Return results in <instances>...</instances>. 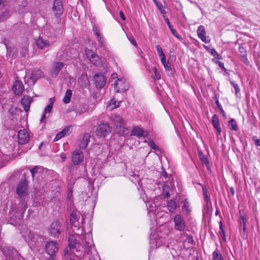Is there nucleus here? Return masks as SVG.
<instances>
[{
	"label": "nucleus",
	"instance_id": "f03ea898",
	"mask_svg": "<svg viewBox=\"0 0 260 260\" xmlns=\"http://www.w3.org/2000/svg\"><path fill=\"white\" fill-rule=\"evenodd\" d=\"M44 75L43 73L40 70H34L31 74L26 73L25 77V83L26 84L33 85L35 84L37 80L43 77Z\"/></svg>",
	"mask_w": 260,
	"mask_h": 260
},
{
	"label": "nucleus",
	"instance_id": "cd10ccee",
	"mask_svg": "<svg viewBox=\"0 0 260 260\" xmlns=\"http://www.w3.org/2000/svg\"><path fill=\"white\" fill-rule=\"evenodd\" d=\"M72 95V91L71 89H68L66 91L65 95L63 98V101L65 104H68L70 103L71 97Z\"/></svg>",
	"mask_w": 260,
	"mask_h": 260
},
{
	"label": "nucleus",
	"instance_id": "aec40b11",
	"mask_svg": "<svg viewBox=\"0 0 260 260\" xmlns=\"http://www.w3.org/2000/svg\"><path fill=\"white\" fill-rule=\"evenodd\" d=\"M36 44L37 47L41 49L48 48L50 45V43L49 41L43 39L42 38H39L37 39L36 41Z\"/></svg>",
	"mask_w": 260,
	"mask_h": 260
},
{
	"label": "nucleus",
	"instance_id": "a19ab883",
	"mask_svg": "<svg viewBox=\"0 0 260 260\" xmlns=\"http://www.w3.org/2000/svg\"><path fill=\"white\" fill-rule=\"evenodd\" d=\"M220 231L219 232V236L221 238L223 239V240L225 241H226V238L225 235L224 234V232L223 231V228H222V225L221 221L220 222V226H219Z\"/></svg>",
	"mask_w": 260,
	"mask_h": 260
},
{
	"label": "nucleus",
	"instance_id": "412c9836",
	"mask_svg": "<svg viewBox=\"0 0 260 260\" xmlns=\"http://www.w3.org/2000/svg\"><path fill=\"white\" fill-rule=\"evenodd\" d=\"M21 103L23 106L24 110L27 112L29 109L31 103V98L29 96H24L21 100Z\"/></svg>",
	"mask_w": 260,
	"mask_h": 260
},
{
	"label": "nucleus",
	"instance_id": "5701e85b",
	"mask_svg": "<svg viewBox=\"0 0 260 260\" xmlns=\"http://www.w3.org/2000/svg\"><path fill=\"white\" fill-rule=\"evenodd\" d=\"M89 138L90 136L89 134H87L84 135L83 139L80 143V147L81 148L84 149L86 148L89 141Z\"/></svg>",
	"mask_w": 260,
	"mask_h": 260
},
{
	"label": "nucleus",
	"instance_id": "f704fd0d",
	"mask_svg": "<svg viewBox=\"0 0 260 260\" xmlns=\"http://www.w3.org/2000/svg\"><path fill=\"white\" fill-rule=\"evenodd\" d=\"M85 54L87 56V57L90 60L91 58L95 56L97 54L95 53L94 51L90 49H85Z\"/></svg>",
	"mask_w": 260,
	"mask_h": 260
},
{
	"label": "nucleus",
	"instance_id": "bf43d9fd",
	"mask_svg": "<svg viewBox=\"0 0 260 260\" xmlns=\"http://www.w3.org/2000/svg\"><path fill=\"white\" fill-rule=\"evenodd\" d=\"M160 58V61L162 64L166 63L167 61L166 56L165 54L162 55V56H159Z\"/></svg>",
	"mask_w": 260,
	"mask_h": 260
},
{
	"label": "nucleus",
	"instance_id": "680f3d73",
	"mask_svg": "<svg viewBox=\"0 0 260 260\" xmlns=\"http://www.w3.org/2000/svg\"><path fill=\"white\" fill-rule=\"evenodd\" d=\"M6 4L7 0H0V8L5 6Z\"/></svg>",
	"mask_w": 260,
	"mask_h": 260
},
{
	"label": "nucleus",
	"instance_id": "f8f14e48",
	"mask_svg": "<svg viewBox=\"0 0 260 260\" xmlns=\"http://www.w3.org/2000/svg\"><path fill=\"white\" fill-rule=\"evenodd\" d=\"M83 153L80 150H76L73 152L72 161L74 165L80 164L83 160Z\"/></svg>",
	"mask_w": 260,
	"mask_h": 260
},
{
	"label": "nucleus",
	"instance_id": "6e6d98bb",
	"mask_svg": "<svg viewBox=\"0 0 260 260\" xmlns=\"http://www.w3.org/2000/svg\"><path fill=\"white\" fill-rule=\"evenodd\" d=\"M127 38L128 40L131 42V43L135 46H137V42L134 39L132 36H127Z\"/></svg>",
	"mask_w": 260,
	"mask_h": 260
},
{
	"label": "nucleus",
	"instance_id": "5fc2aeb1",
	"mask_svg": "<svg viewBox=\"0 0 260 260\" xmlns=\"http://www.w3.org/2000/svg\"><path fill=\"white\" fill-rule=\"evenodd\" d=\"M121 103V102H117L115 100L113 99L110 102V104H112L114 105V108H117L119 107L120 104Z\"/></svg>",
	"mask_w": 260,
	"mask_h": 260
},
{
	"label": "nucleus",
	"instance_id": "c9c22d12",
	"mask_svg": "<svg viewBox=\"0 0 260 260\" xmlns=\"http://www.w3.org/2000/svg\"><path fill=\"white\" fill-rule=\"evenodd\" d=\"M199 156L202 163L208 167L209 165V161L208 160L207 158L204 156L202 153H199Z\"/></svg>",
	"mask_w": 260,
	"mask_h": 260
},
{
	"label": "nucleus",
	"instance_id": "6e6552de",
	"mask_svg": "<svg viewBox=\"0 0 260 260\" xmlns=\"http://www.w3.org/2000/svg\"><path fill=\"white\" fill-rule=\"evenodd\" d=\"M52 11L56 17H60L63 14L64 9L61 0H55L53 4Z\"/></svg>",
	"mask_w": 260,
	"mask_h": 260
},
{
	"label": "nucleus",
	"instance_id": "37998d69",
	"mask_svg": "<svg viewBox=\"0 0 260 260\" xmlns=\"http://www.w3.org/2000/svg\"><path fill=\"white\" fill-rule=\"evenodd\" d=\"M221 260V255L219 253L218 251H215L213 253V260Z\"/></svg>",
	"mask_w": 260,
	"mask_h": 260
},
{
	"label": "nucleus",
	"instance_id": "49530a36",
	"mask_svg": "<svg viewBox=\"0 0 260 260\" xmlns=\"http://www.w3.org/2000/svg\"><path fill=\"white\" fill-rule=\"evenodd\" d=\"M172 34L176 37L177 38V39H178L179 40L181 41L183 40L182 38L179 35V34H178L177 31L175 29H174L173 28L172 29H170Z\"/></svg>",
	"mask_w": 260,
	"mask_h": 260
},
{
	"label": "nucleus",
	"instance_id": "2f4dec72",
	"mask_svg": "<svg viewBox=\"0 0 260 260\" xmlns=\"http://www.w3.org/2000/svg\"><path fill=\"white\" fill-rule=\"evenodd\" d=\"M89 60L93 64L96 66H100L101 65V61L98 55L93 56Z\"/></svg>",
	"mask_w": 260,
	"mask_h": 260
},
{
	"label": "nucleus",
	"instance_id": "6ab92c4d",
	"mask_svg": "<svg viewBox=\"0 0 260 260\" xmlns=\"http://www.w3.org/2000/svg\"><path fill=\"white\" fill-rule=\"evenodd\" d=\"M239 221L241 226H242V232L241 234L244 239H247V235L246 234L247 219L244 216L240 215Z\"/></svg>",
	"mask_w": 260,
	"mask_h": 260
},
{
	"label": "nucleus",
	"instance_id": "e2e57ef3",
	"mask_svg": "<svg viewBox=\"0 0 260 260\" xmlns=\"http://www.w3.org/2000/svg\"><path fill=\"white\" fill-rule=\"evenodd\" d=\"M165 21L166 22L169 28L170 29H172L173 28L172 25H171V23L169 21V20L168 18L165 19Z\"/></svg>",
	"mask_w": 260,
	"mask_h": 260
},
{
	"label": "nucleus",
	"instance_id": "4d7b16f0",
	"mask_svg": "<svg viewBox=\"0 0 260 260\" xmlns=\"http://www.w3.org/2000/svg\"><path fill=\"white\" fill-rule=\"evenodd\" d=\"M63 137H64V136L62 133V132H60V133H58L56 135L55 138H54V141H58V140H59L60 139L62 138Z\"/></svg>",
	"mask_w": 260,
	"mask_h": 260
},
{
	"label": "nucleus",
	"instance_id": "09e8293b",
	"mask_svg": "<svg viewBox=\"0 0 260 260\" xmlns=\"http://www.w3.org/2000/svg\"><path fill=\"white\" fill-rule=\"evenodd\" d=\"M229 13H230V15H231V16H230L229 15V17H231V16H232L233 17H238L240 16V14L239 12H236L235 11H232V10L229 11Z\"/></svg>",
	"mask_w": 260,
	"mask_h": 260
},
{
	"label": "nucleus",
	"instance_id": "79ce46f5",
	"mask_svg": "<svg viewBox=\"0 0 260 260\" xmlns=\"http://www.w3.org/2000/svg\"><path fill=\"white\" fill-rule=\"evenodd\" d=\"M71 126H67L64 128V129L61 131V132L65 136L66 135H69L71 133Z\"/></svg>",
	"mask_w": 260,
	"mask_h": 260
},
{
	"label": "nucleus",
	"instance_id": "1a4fd4ad",
	"mask_svg": "<svg viewBox=\"0 0 260 260\" xmlns=\"http://www.w3.org/2000/svg\"><path fill=\"white\" fill-rule=\"evenodd\" d=\"M47 253L50 256L55 254L58 250V244L55 241H48L45 245Z\"/></svg>",
	"mask_w": 260,
	"mask_h": 260
},
{
	"label": "nucleus",
	"instance_id": "4be33fe9",
	"mask_svg": "<svg viewBox=\"0 0 260 260\" xmlns=\"http://www.w3.org/2000/svg\"><path fill=\"white\" fill-rule=\"evenodd\" d=\"M64 64L61 62H54L52 67V72L56 75H57L59 72L62 69Z\"/></svg>",
	"mask_w": 260,
	"mask_h": 260
},
{
	"label": "nucleus",
	"instance_id": "4468645a",
	"mask_svg": "<svg viewBox=\"0 0 260 260\" xmlns=\"http://www.w3.org/2000/svg\"><path fill=\"white\" fill-rule=\"evenodd\" d=\"M17 193L20 197H25L27 194V186L26 181L21 182L16 188Z\"/></svg>",
	"mask_w": 260,
	"mask_h": 260
},
{
	"label": "nucleus",
	"instance_id": "72a5a7b5",
	"mask_svg": "<svg viewBox=\"0 0 260 260\" xmlns=\"http://www.w3.org/2000/svg\"><path fill=\"white\" fill-rule=\"evenodd\" d=\"M10 16V12L8 11H5L0 14V21H4L7 19Z\"/></svg>",
	"mask_w": 260,
	"mask_h": 260
},
{
	"label": "nucleus",
	"instance_id": "338daca9",
	"mask_svg": "<svg viewBox=\"0 0 260 260\" xmlns=\"http://www.w3.org/2000/svg\"><path fill=\"white\" fill-rule=\"evenodd\" d=\"M93 31L96 36H98V34H100V33L98 30V28L95 27H94L93 28Z\"/></svg>",
	"mask_w": 260,
	"mask_h": 260
},
{
	"label": "nucleus",
	"instance_id": "a878e982",
	"mask_svg": "<svg viewBox=\"0 0 260 260\" xmlns=\"http://www.w3.org/2000/svg\"><path fill=\"white\" fill-rule=\"evenodd\" d=\"M211 121L214 127L217 129V131L219 133H220L221 132V129L219 123L218 117L216 114L213 116V117H212Z\"/></svg>",
	"mask_w": 260,
	"mask_h": 260
},
{
	"label": "nucleus",
	"instance_id": "7ed1b4c3",
	"mask_svg": "<svg viewBox=\"0 0 260 260\" xmlns=\"http://www.w3.org/2000/svg\"><path fill=\"white\" fill-rule=\"evenodd\" d=\"M111 120L112 123L116 126V131L119 127L120 129L122 128V131H119L120 135L126 134L128 133V129L124 126V121L123 119L119 115H113L111 116Z\"/></svg>",
	"mask_w": 260,
	"mask_h": 260
},
{
	"label": "nucleus",
	"instance_id": "e433bc0d",
	"mask_svg": "<svg viewBox=\"0 0 260 260\" xmlns=\"http://www.w3.org/2000/svg\"><path fill=\"white\" fill-rule=\"evenodd\" d=\"M41 170V168L39 167L38 166H36L33 169H30V172L31 174L32 177L34 178L36 174H37L38 173L40 172Z\"/></svg>",
	"mask_w": 260,
	"mask_h": 260
},
{
	"label": "nucleus",
	"instance_id": "3c124183",
	"mask_svg": "<svg viewBox=\"0 0 260 260\" xmlns=\"http://www.w3.org/2000/svg\"><path fill=\"white\" fill-rule=\"evenodd\" d=\"M156 5L157 8L160 10L161 13H162V14L166 13V11L163 8L160 2H158V3H156Z\"/></svg>",
	"mask_w": 260,
	"mask_h": 260
},
{
	"label": "nucleus",
	"instance_id": "2eb2a0df",
	"mask_svg": "<svg viewBox=\"0 0 260 260\" xmlns=\"http://www.w3.org/2000/svg\"><path fill=\"white\" fill-rule=\"evenodd\" d=\"M18 143L20 144L27 143L29 140V135L24 129L20 130L18 133Z\"/></svg>",
	"mask_w": 260,
	"mask_h": 260
},
{
	"label": "nucleus",
	"instance_id": "c756f323",
	"mask_svg": "<svg viewBox=\"0 0 260 260\" xmlns=\"http://www.w3.org/2000/svg\"><path fill=\"white\" fill-rule=\"evenodd\" d=\"M235 46L237 47L240 53L241 57L247 56V52L246 49L243 47V44H235Z\"/></svg>",
	"mask_w": 260,
	"mask_h": 260
},
{
	"label": "nucleus",
	"instance_id": "c03bdc74",
	"mask_svg": "<svg viewBox=\"0 0 260 260\" xmlns=\"http://www.w3.org/2000/svg\"><path fill=\"white\" fill-rule=\"evenodd\" d=\"M152 70L155 74V78L157 80H159L161 78V76L159 72L157 71L156 67H154Z\"/></svg>",
	"mask_w": 260,
	"mask_h": 260
},
{
	"label": "nucleus",
	"instance_id": "864d4df0",
	"mask_svg": "<svg viewBox=\"0 0 260 260\" xmlns=\"http://www.w3.org/2000/svg\"><path fill=\"white\" fill-rule=\"evenodd\" d=\"M242 61L247 66L249 65V61H248L247 56H243L241 57Z\"/></svg>",
	"mask_w": 260,
	"mask_h": 260
},
{
	"label": "nucleus",
	"instance_id": "bb28decb",
	"mask_svg": "<svg viewBox=\"0 0 260 260\" xmlns=\"http://www.w3.org/2000/svg\"><path fill=\"white\" fill-rule=\"evenodd\" d=\"M203 47L206 49V51L209 52L211 54H212L213 56H214L216 58H219V54L216 52L215 49L211 48L210 47L207 46L206 45H204Z\"/></svg>",
	"mask_w": 260,
	"mask_h": 260
},
{
	"label": "nucleus",
	"instance_id": "69168bd1",
	"mask_svg": "<svg viewBox=\"0 0 260 260\" xmlns=\"http://www.w3.org/2000/svg\"><path fill=\"white\" fill-rule=\"evenodd\" d=\"M218 108L220 111V112L222 113L223 117L225 118V113L224 111H223V109L222 108V107L221 106H218Z\"/></svg>",
	"mask_w": 260,
	"mask_h": 260
},
{
	"label": "nucleus",
	"instance_id": "20e7f679",
	"mask_svg": "<svg viewBox=\"0 0 260 260\" xmlns=\"http://www.w3.org/2000/svg\"><path fill=\"white\" fill-rule=\"evenodd\" d=\"M129 88V83L125 78H118L114 83V90L116 92L125 91Z\"/></svg>",
	"mask_w": 260,
	"mask_h": 260
},
{
	"label": "nucleus",
	"instance_id": "c85d7f7f",
	"mask_svg": "<svg viewBox=\"0 0 260 260\" xmlns=\"http://www.w3.org/2000/svg\"><path fill=\"white\" fill-rule=\"evenodd\" d=\"M49 104L46 107V108L44 110V113L46 114L49 113L51 112L53 108V103L54 102V98H50L49 100Z\"/></svg>",
	"mask_w": 260,
	"mask_h": 260
},
{
	"label": "nucleus",
	"instance_id": "58836bf2",
	"mask_svg": "<svg viewBox=\"0 0 260 260\" xmlns=\"http://www.w3.org/2000/svg\"><path fill=\"white\" fill-rule=\"evenodd\" d=\"M17 254L15 251L14 252H12L11 255H9L7 256L6 260H19L17 257Z\"/></svg>",
	"mask_w": 260,
	"mask_h": 260
},
{
	"label": "nucleus",
	"instance_id": "393cba45",
	"mask_svg": "<svg viewBox=\"0 0 260 260\" xmlns=\"http://www.w3.org/2000/svg\"><path fill=\"white\" fill-rule=\"evenodd\" d=\"M229 128L233 131H237L239 129L238 124L235 119L230 118L229 120Z\"/></svg>",
	"mask_w": 260,
	"mask_h": 260
},
{
	"label": "nucleus",
	"instance_id": "0eeeda50",
	"mask_svg": "<svg viewBox=\"0 0 260 260\" xmlns=\"http://www.w3.org/2000/svg\"><path fill=\"white\" fill-rule=\"evenodd\" d=\"M61 223L59 221H54L51 224L49 229V234L54 237H58L60 234Z\"/></svg>",
	"mask_w": 260,
	"mask_h": 260
},
{
	"label": "nucleus",
	"instance_id": "ddd939ff",
	"mask_svg": "<svg viewBox=\"0 0 260 260\" xmlns=\"http://www.w3.org/2000/svg\"><path fill=\"white\" fill-rule=\"evenodd\" d=\"M80 219L79 214L77 212H72L70 215L69 220H70V224L71 226V228L74 226L77 229H79V220Z\"/></svg>",
	"mask_w": 260,
	"mask_h": 260
},
{
	"label": "nucleus",
	"instance_id": "39448f33",
	"mask_svg": "<svg viewBox=\"0 0 260 260\" xmlns=\"http://www.w3.org/2000/svg\"><path fill=\"white\" fill-rule=\"evenodd\" d=\"M22 236L25 241L27 242L30 245H35L36 243L41 238L36 234L29 230H27L25 232H22Z\"/></svg>",
	"mask_w": 260,
	"mask_h": 260
},
{
	"label": "nucleus",
	"instance_id": "de8ad7c7",
	"mask_svg": "<svg viewBox=\"0 0 260 260\" xmlns=\"http://www.w3.org/2000/svg\"><path fill=\"white\" fill-rule=\"evenodd\" d=\"M166 71L167 72H171L172 71V68L170 66V63L169 61L166 62V63H164L162 64Z\"/></svg>",
	"mask_w": 260,
	"mask_h": 260
},
{
	"label": "nucleus",
	"instance_id": "8fccbe9b",
	"mask_svg": "<svg viewBox=\"0 0 260 260\" xmlns=\"http://www.w3.org/2000/svg\"><path fill=\"white\" fill-rule=\"evenodd\" d=\"M149 146L153 150H156L158 149L157 146L153 141H150L149 142Z\"/></svg>",
	"mask_w": 260,
	"mask_h": 260
},
{
	"label": "nucleus",
	"instance_id": "13d9d810",
	"mask_svg": "<svg viewBox=\"0 0 260 260\" xmlns=\"http://www.w3.org/2000/svg\"><path fill=\"white\" fill-rule=\"evenodd\" d=\"M240 142L242 144V150L243 151H245V148L247 145L246 141H243V140H242L241 138H240Z\"/></svg>",
	"mask_w": 260,
	"mask_h": 260
},
{
	"label": "nucleus",
	"instance_id": "423d86ee",
	"mask_svg": "<svg viewBox=\"0 0 260 260\" xmlns=\"http://www.w3.org/2000/svg\"><path fill=\"white\" fill-rule=\"evenodd\" d=\"M174 228L179 231H184L186 227L183 217L179 214H176L174 218Z\"/></svg>",
	"mask_w": 260,
	"mask_h": 260
},
{
	"label": "nucleus",
	"instance_id": "7c9ffc66",
	"mask_svg": "<svg viewBox=\"0 0 260 260\" xmlns=\"http://www.w3.org/2000/svg\"><path fill=\"white\" fill-rule=\"evenodd\" d=\"M229 80L230 82V84L232 85V86L234 88L235 93L236 97H238V94L240 92V88H239L238 84L233 81H231L230 79H229Z\"/></svg>",
	"mask_w": 260,
	"mask_h": 260
},
{
	"label": "nucleus",
	"instance_id": "f257e3e1",
	"mask_svg": "<svg viewBox=\"0 0 260 260\" xmlns=\"http://www.w3.org/2000/svg\"><path fill=\"white\" fill-rule=\"evenodd\" d=\"M90 237L89 233L85 235V238H88V241H85L82 244H80L77 242L76 237L75 235H70L68 240L69 247L71 249H76L77 252H84L87 255L89 249L93 245L92 240L90 239Z\"/></svg>",
	"mask_w": 260,
	"mask_h": 260
},
{
	"label": "nucleus",
	"instance_id": "ea45409f",
	"mask_svg": "<svg viewBox=\"0 0 260 260\" xmlns=\"http://www.w3.org/2000/svg\"><path fill=\"white\" fill-rule=\"evenodd\" d=\"M98 41L101 47L105 46V40L103 36L101 34H98L96 36Z\"/></svg>",
	"mask_w": 260,
	"mask_h": 260
},
{
	"label": "nucleus",
	"instance_id": "0e129e2a",
	"mask_svg": "<svg viewBox=\"0 0 260 260\" xmlns=\"http://www.w3.org/2000/svg\"><path fill=\"white\" fill-rule=\"evenodd\" d=\"M201 40L204 43H208L210 42L209 40H207V38H206V36H204V37H203L202 38H201Z\"/></svg>",
	"mask_w": 260,
	"mask_h": 260
},
{
	"label": "nucleus",
	"instance_id": "a211bd4d",
	"mask_svg": "<svg viewBox=\"0 0 260 260\" xmlns=\"http://www.w3.org/2000/svg\"><path fill=\"white\" fill-rule=\"evenodd\" d=\"M204 196L205 204L204 206L203 212H206L207 214H209L210 212L211 208V202L210 201V198L207 195V190L205 191L204 190Z\"/></svg>",
	"mask_w": 260,
	"mask_h": 260
},
{
	"label": "nucleus",
	"instance_id": "dca6fc26",
	"mask_svg": "<svg viewBox=\"0 0 260 260\" xmlns=\"http://www.w3.org/2000/svg\"><path fill=\"white\" fill-rule=\"evenodd\" d=\"M131 136H135L138 138L140 137H146L147 136V133L143 131L141 127L136 126L133 127L132 130Z\"/></svg>",
	"mask_w": 260,
	"mask_h": 260
},
{
	"label": "nucleus",
	"instance_id": "b1692460",
	"mask_svg": "<svg viewBox=\"0 0 260 260\" xmlns=\"http://www.w3.org/2000/svg\"><path fill=\"white\" fill-rule=\"evenodd\" d=\"M167 208L169 211L172 213H175L177 208V204L175 201L170 200L167 203Z\"/></svg>",
	"mask_w": 260,
	"mask_h": 260
},
{
	"label": "nucleus",
	"instance_id": "f3484780",
	"mask_svg": "<svg viewBox=\"0 0 260 260\" xmlns=\"http://www.w3.org/2000/svg\"><path fill=\"white\" fill-rule=\"evenodd\" d=\"M12 89L15 94L19 95L23 92L24 88L21 81L16 80L13 84Z\"/></svg>",
	"mask_w": 260,
	"mask_h": 260
},
{
	"label": "nucleus",
	"instance_id": "4c0bfd02",
	"mask_svg": "<svg viewBox=\"0 0 260 260\" xmlns=\"http://www.w3.org/2000/svg\"><path fill=\"white\" fill-rule=\"evenodd\" d=\"M182 208L186 210L187 214L190 212V209L189 208V204L188 201H187V199H185L183 201V205L182 206Z\"/></svg>",
	"mask_w": 260,
	"mask_h": 260
},
{
	"label": "nucleus",
	"instance_id": "9b49d317",
	"mask_svg": "<svg viewBox=\"0 0 260 260\" xmlns=\"http://www.w3.org/2000/svg\"><path fill=\"white\" fill-rule=\"evenodd\" d=\"M96 134L99 136L105 137L111 132V127L107 123H102L96 129Z\"/></svg>",
	"mask_w": 260,
	"mask_h": 260
},
{
	"label": "nucleus",
	"instance_id": "603ef678",
	"mask_svg": "<svg viewBox=\"0 0 260 260\" xmlns=\"http://www.w3.org/2000/svg\"><path fill=\"white\" fill-rule=\"evenodd\" d=\"M156 48L158 52V56H162V55L164 54L162 49L160 45H157L156 46Z\"/></svg>",
	"mask_w": 260,
	"mask_h": 260
},
{
	"label": "nucleus",
	"instance_id": "9d476101",
	"mask_svg": "<svg viewBox=\"0 0 260 260\" xmlns=\"http://www.w3.org/2000/svg\"><path fill=\"white\" fill-rule=\"evenodd\" d=\"M94 84L98 88H102L106 84V78L104 75L98 73L93 77Z\"/></svg>",
	"mask_w": 260,
	"mask_h": 260
},
{
	"label": "nucleus",
	"instance_id": "473e14b6",
	"mask_svg": "<svg viewBox=\"0 0 260 260\" xmlns=\"http://www.w3.org/2000/svg\"><path fill=\"white\" fill-rule=\"evenodd\" d=\"M197 34L199 38L201 39L204 36H206V31L205 30V27L203 25H200L197 30Z\"/></svg>",
	"mask_w": 260,
	"mask_h": 260
},
{
	"label": "nucleus",
	"instance_id": "052dcab7",
	"mask_svg": "<svg viewBox=\"0 0 260 260\" xmlns=\"http://www.w3.org/2000/svg\"><path fill=\"white\" fill-rule=\"evenodd\" d=\"M256 138L255 136H254L253 137V140H254V144L257 146H260V139H255V138Z\"/></svg>",
	"mask_w": 260,
	"mask_h": 260
},
{
	"label": "nucleus",
	"instance_id": "774afa93",
	"mask_svg": "<svg viewBox=\"0 0 260 260\" xmlns=\"http://www.w3.org/2000/svg\"><path fill=\"white\" fill-rule=\"evenodd\" d=\"M119 15H120V16L122 20H125V17L124 13H123L122 11H120Z\"/></svg>",
	"mask_w": 260,
	"mask_h": 260
},
{
	"label": "nucleus",
	"instance_id": "a18cd8bd",
	"mask_svg": "<svg viewBox=\"0 0 260 260\" xmlns=\"http://www.w3.org/2000/svg\"><path fill=\"white\" fill-rule=\"evenodd\" d=\"M169 188V187L167 185L164 187V193L165 197L169 198L170 196V193L168 190Z\"/></svg>",
	"mask_w": 260,
	"mask_h": 260
}]
</instances>
